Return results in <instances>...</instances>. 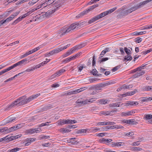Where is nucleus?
Listing matches in <instances>:
<instances>
[{"label":"nucleus","instance_id":"nucleus-20","mask_svg":"<svg viewBox=\"0 0 152 152\" xmlns=\"http://www.w3.org/2000/svg\"><path fill=\"white\" fill-rule=\"evenodd\" d=\"M132 59V58L131 55H127L125 56L123 60V61H130Z\"/></svg>","mask_w":152,"mask_h":152},{"label":"nucleus","instance_id":"nucleus-62","mask_svg":"<svg viewBox=\"0 0 152 152\" xmlns=\"http://www.w3.org/2000/svg\"><path fill=\"white\" fill-rule=\"evenodd\" d=\"M34 70V69L33 67H31V68H29V69H27L26 70L24 71V72H31V71H33Z\"/></svg>","mask_w":152,"mask_h":152},{"label":"nucleus","instance_id":"nucleus-61","mask_svg":"<svg viewBox=\"0 0 152 152\" xmlns=\"http://www.w3.org/2000/svg\"><path fill=\"white\" fill-rule=\"evenodd\" d=\"M136 42H137V43H140L141 42L142 40V39L141 38H140L139 37H138L136 39Z\"/></svg>","mask_w":152,"mask_h":152},{"label":"nucleus","instance_id":"nucleus-23","mask_svg":"<svg viewBox=\"0 0 152 152\" xmlns=\"http://www.w3.org/2000/svg\"><path fill=\"white\" fill-rule=\"evenodd\" d=\"M20 65L19 62H19H17V63L9 67L8 68L9 69V70H10L11 69L15 67H16L18 66H20Z\"/></svg>","mask_w":152,"mask_h":152},{"label":"nucleus","instance_id":"nucleus-44","mask_svg":"<svg viewBox=\"0 0 152 152\" xmlns=\"http://www.w3.org/2000/svg\"><path fill=\"white\" fill-rule=\"evenodd\" d=\"M9 135L5 137H4V140H6L7 141L9 142L12 140V139L11 138V137H8Z\"/></svg>","mask_w":152,"mask_h":152},{"label":"nucleus","instance_id":"nucleus-21","mask_svg":"<svg viewBox=\"0 0 152 152\" xmlns=\"http://www.w3.org/2000/svg\"><path fill=\"white\" fill-rule=\"evenodd\" d=\"M138 104V103L137 102L129 101L126 104V105H136Z\"/></svg>","mask_w":152,"mask_h":152},{"label":"nucleus","instance_id":"nucleus-51","mask_svg":"<svg viewBox=\"0 0 152 152\" xmlns=\"http://www.w3.org/2000/svg\"><path fill=\"white\" fill-rule=\"evenodd\" d=\"M16 127V129H20L23 126V124H19L17 125L16 126H15Z\"/></svg>","mask_w":152,"mask_h":152},{"label":"nucleus","instance_id":"nucleus-56","mask_svg":"<svg viewBox=\"0 0 152 152\" xmlns=\"http://www.w3.org/2000/svg\"><path fill=\"white\" fill-rule=\"evenodd\" d=\"M20 137V136L19 135H18L14 136H11V138L12 139V140H13L14 139H18Z\"/></svg>","mask_w":152,"mask_h":152},{"label":"nucleus","instance_id":"nucleus-59","mask_svg":"<svg viewBox=\"0 0 152 152\" xmlns=\"http://www.w3.org/2000/svg\"><path fill=\"white\" fill-rule=\"evenodd\" d=\"M141 32H138L137 31L134 32L132 33L133 35H141Z\"/></svg>","mask_w":152,"mask_h":152},{"label":"nucleus","instance_id":"nucleus-16","mask_svg":"<svg viewBox=\"0 0 152 152\" xmlns=\"http://www.w3.org/2000/svg\"><path fill=\"white\" fill-rule=\"evenodd\" d=\"M133 86L132 85H126L125 84L123 85L120 88L121 89H129L132 88L133 87Z\"/></svg>","mask_w":152,"mask_h":152},{"label":"nucleus","instance_id":"nucleus-19","mask_svg":"<svg viewBox=\"0 0 152 152\" xmlns=\"http://www.w3.org/2000/svg\"><path fill=\"white\" fill-rule=\"evenodd\" d=\"M109 129H122L124 128V127L120 125L118 126H109Z\"/></svg>","mask_w":152,"mask_h":152},{"label":"nucleus","instance_id":"nucleus-27","mask_svg":"<svg viewBox=\"0 0 152 152\" xmlns=\"http://www.w3.org/2000/svg\"><path fill=\"white\" fill-rule=\"evenodd\" d=\"M143 89L144 91H152V86H146L143 87Z\"/></svg>","mask_w":152,"mask_h":152},{"label":"nucleus","instance_id":"nucleus-10","mask_svg":"<svg viewBox=\"0 0 152 152\" xmlns=\"http://www.w3.org/2000/svg\"><path fill=\"white\" fill-rule=\"evenodd\" d=\"M152 0H146L143 1H142L139 4L137 5V6L138 9L141 8L145 4H146L147 3L152 1Z\"/></svg>","mask_w":152,"mask_h":152},{"label":"nucleus","instance_id":"nucleus-41","mask_svg":"<svg viewBox=\"0 0 152 152\" xmlns=\"http://www.w3.org/2000/svg\"><path fill=\"white\" fill-rule=\"evenodd\" d=\"M52 108V107L50 106H44L42 108V110H43V111H46L47 110L50 109Z\"/></svg>","mask_w":152,"mask_h":152},{"label":"nucleus","instance_id":"nucleus-45","mask_svg":"<svg viewBox=\"0 0 152 152\" xmlns=\"http://www.w3.org/2000/svg\"><path fill=\"white\" fill-rule=\"evenodd\" d=\"M116 146H121L124 145V143L123 142H116Z\"/></svg>","mask_w":152,"mask_h":152},{"label":"nucleus","instance_id":"nucleus-40","mask_svg":"<svg viewBox=\"0 0 152 152\" xmlns=\"http://www.w3.org/2000/svg\"><path fill=\"white\" fill-rule=\"evenodd\" d=\"M40 48L39 46L37 48H36L34 49H32L30 51V52L31 53H32L34 52H35L37 51L38 50H39Z\"/></svg>","mask_w":152,"mask_h":152},{"label":"nucleus","instance_id":"nucleus-15","mask_svg":"<svg viewBox=\"0 0 152 152\" xmlns=\"http://www.w3.org/2000/svg\"><path fill=\"white\" fill-rule=\"evenodd\" d=\"M61 50L60 48L55 49L53 50L50 52V55H53L55 54L58 53L59 52L61 51Z\"/></svg>","mask_w":152,"mask_h":152},{"label":"nucleus","instance_id":"nucleus-6","mask_svg":"<svg viewBox=\"0 0 152 152\" xmlns=\"http://www.w3.org/2000/svg\"><path fill=\"white\" fill-rule=\"evenodd\" d=\"M55 0H48V1L42 4L41 5V7H43L42 9L45 8H48L49 7L48 6L53 3Z\"/></svg>","mask_w":152,"mask_h":152},{"label":"nucleus","instance_id":"nucleus-46","mask_svg":"<svg viewBox=\"0 0 152 152\" xmlns=\"http://www.w3.org/2000/svg\"><path fill=\"white\" fill-rule=\"evenodd\" d=\"M135 123H137V122L134 121L133 119H129L128 120V124H135Z\"/></svg>","mask_w":152,"mask_h":152},{"label":"nucleus","instance_id":"nucleus-26","mask_svg":"<svg viewBox=\"0 0 152 152\" xmlns=\"http://www.w3.org/2000/svg\"><path fill=\"white\" fill-rule=\"evenodd\" d=\"M28 59L27 58H26L19 61L20 65H25L27 63Z\"/></svg>","mask_w":152,"mask_h":152},{"label":"nucleus","instance_id":"nucleus-9","mask_svg":"<svg viewBox=\"0 0 152 152\" xmlns=\"http://www.w3.org/2000/svg\"><path fill=\"white\" fill-rule=\"evenodd\" d=\"M15 119L12 118L10 116L8 117L7 118L5 119L3 121H2V125H6L7 124L12 122Z\"/></svg>","mask_w":152,"mask_h":152},{"label":"nucleus","instance_id":"nucleus-42","mask_svg":"<svg viewBox=\"0 0 152 152\" xmlns=\"http://www.w3.org/2000/svg\"><path fill=\"white\" fill-rule=\"evenodd\" d=\"M38 1V0H32L29 1L28 3L29 5H32Z\"/></svg>","mask_w":152,"mask_h":152},{"label":"nucleus","instance_id":"nucleus-33","mask_svg":"<svg viewBox=\"0 0 152 152\" xmlns=\"http://www.w3.org/2000/svg\"><path fill=\"white\" fill-rule=\"evenodd\" d=\"M72 53H71V51L69 50H68L67 52L66 53L63 54L62 56L63 57V58H64L70 55Z\"/></svg>","mask_w":152,"mask_h":152},{"label":"nucleus","instance_id":"nucleus-2","mask_svg":"<svg viewBox=\"0 0 152 152\" xmlns=\"http://www.w3.org/2000/svg\"><path fill=\"white\" fill-rule=\"evenodd\" d=\"M86 22L84 21L82 22H76L71 24L69 26H64L57 31V34L60 37H62L65 34L76 30L84 25Z\"/></svg>","mask_w":152,"mask_h":152},{"label":"nucleus","instance_id":"nucleus-3","mask_svg":"<svg viewBox=\"0 0 152 152\" xmlns=\"http://www.w3.org/2000/svg\"><path fill=\"white\" fill-rule=\"evenodd\" d=\"M117 9L116 7L113 8V9L107 11L103 12L99 15L95 16L94 17L92 18L91 20H90L88 22V24H91L96 21L104 17L106 15L110 14L112 12H113Z\"/></svg>","mask_w":152,"mask_h":152},{"label":"nucleus","instance_id":"nucleus-60","mask_svg":"<svg viewBox=\"0 0 152 152\" xmlns=\"http://www.w3.org/2000/svg\"><path fill=\"white\" fill-rule=\"evenodd\" d=\"M120 67V66H115V67H114V68H113L112 69V71L113 72H115V71H117L118 69V68Z\"/></svg>","mask_w":152,"mask_h":152},{"label":"nucleus","instance_id":"nucleus-13","mask_svg":"<svg viewBox=\"0 0 152 152\" xmlns=\"http://www.w3.org/2000/svg\"><path fill=\"white\" fill-rule=\"evenodd\" d=\"M135 113L133 110H132L128 112H122L121 114V115L122 116H129L132 115Z\"/></svg>","mask_w":152,"mask_h":152},{"label":"nucleus","instance_id":"nucleus-63","mask_svg":"<svg viewBox=\"0 0 152 152\" xmlns=\"http://www.w3.org/2000/svg\"><path fill=\"white\" fill-rule=\"evenodd\" d=\"M29 15V13H28V12L27 13L24 14L22 16H21V18L23 19V18H25L26 16H27Z\"/></svg>","mask_w":152,"mask_h":152},{"label":"nucleus","instance_id":"nucleus-17","mask_svg":"<svg viewBox=\"0 0 152 152\" xmlns=\"http://www.w3.org/2000/svg\"><path fill=\"white\" fill-rule=\"evenodd\" d=\"M152 100V96L151 97H143L141 99V101L143 102H147Z\"/></svg>","mask_w":152,"mask_h":152},{"label":"nucleus","instance_id":"nucleus-37","mask_svg":"<svg viewBox=\"0 0 152 152\" xmlns=\"http://www.w3.org/2000/svg\"><path fill=\"white\" fill-rule=\"evenodd\" d=\"M76 138H72L70 139V142L73 144H75L78 143V142L75 140Z\"/></svg>","mask_w":152,"mask_h":152},{"label":"nucleus","instance_id":"nucleus-49","mask_svg":"<svg viewBox=\"0 0 152 152\" xmlns=\"http://www.w3.org/2000/svg\"><path fill=\"white\" fill-rule=\"evenodd\" d=\"M10 71L8 68L6 69H4L2 70L0 72V76L2 75V74L4 73H5Z\"/></svg>","mask_w":152,"mask_h":152},{"label":"nucleus","instance_id":"nucleus-36","mask_svg":"<svg viewBox=\"0 0 152 152\" xmlns=\"http://www.w3.org/2000/svg\"><path fill=\"white\" fill-rule=\"evenodd\" d=\"M23 19L21 18V16H20L16 20H15L13 23L12 24V25L16 24L19 21Z\"/></svg>","mask_w":152,"mask_h":152},{"label":"nucleus","instance_id":"nucleus-8","mask_svg":"<svg viewBox=\"0 0 152 152\" xmlns=\"http://www.w3.org/2000/svg\"><path fill=\"white\" fill-rule=\"evenodd\" d=\"M41 129L39 128L31 129L26 131V133L30 134H34L39 132Z\"/></svg>","mask_w":152,"mask_h":152},{"label":"nucleus","instance_id":"nucleus-24","mask_svg":"<svg viewBox=\"0 0 152 152\" xmlns=\"http://www.w3.org/2000/svg\"><path fill=\"white\" fill-rule=\"evenodd\" d=\"M144 118L146 120H148V121L150 120H152V115L150 114H148L145 115L144 116Z\"/></svg>","mask_w":152,"mask_h":152},{"label":"nucleus","instance_id":"nucleus-4","mask_svg":"<svg viewBox=\"0 0 152 152\" xmlns=\"http://www.w3.org/2000/svg\"><path fill=\"white\" fill-rule=\"evenodd\" d=\"M97 99L96 98H92L89 99H78L76 102V103L78 104L79 106H82L88 103V102L92 103L96 101Z\"/></svg>","mask_w":152,"mask_h":152},{"label":"nucleus","instance_id":"nucleus-25","mask_svg":"<svg viewBox=\"0 0 152 152\" xmlns=\"http://www.w3.org/2000/svg\"><path fill=\"white\" fill-rule=\"evenodd\" d=\"M16 127L15 126L10 128L9 129H8V128L7 129V133H8L17 130V129H16Z\"/></svg>","mask_w":152,"mask_h":152},{"label":"nucleus","instance_id":"nucleus-18","mask_svg":"<svg viewBox=\"0 0 152 152\" xmlns=\"http://www.w3.org/2000/svg\"><path fill=\"white\" fill-rule=\"evenodd\" d=\"M99 102L101 104H105L108 103L109 101L108 99H101L98 100Z\"/></svg>","mask_w":152,"mask_h":152},{"label":"nucleus","instance_id":"nucleus-34","mask_svg":"<svg viewBox=\"0 0 152 152\" xmlns=\"http://www.w3.org/2000/svg\"><path fill=\"white\" fill-rule=\"evenodd\" d=\"M7 129H8L7 127H5L3 128H0V132L3 133L4 132V133L7 134Z\"/></svg>","mask_w":152,"mask_h":152},{"label":"nucleus","instance_id":"nucleus-47","mask_svg":"<svg viewBox=\"0 0 152 152\" xmlns=\"http://www.w3.org/2000/svg\"><path fill=\"white\" fill-rule=\"evenodd\" d=\"M132 148L133 150L134 151H140L142 150V148L138 147H132Z\"/></svg>","mask_w":152,"mask_h":152},{"label":"nucleus","instance_id":"nucleus-12","mask_svg":"<svg viewBox=\"0 0 152 152\" xmlns=\"http://www.w3.org/2000/svg\"><path fill=\"white\" fill-rule=\"evenodd\" d=\"M128 11L129 10L128 9L124 11L121 12L120 14L118 15V17L120 18L121 17H122L123 16H125L126 15H127L128 14L130 13Z\"/></svg>","mask_w":152,"mask_h":152},{"label":"nucleus","instance_id":"nucleus-14","mask_svg":"<svg viewBox=\"0 0 152 152\" xmlns=\"http://www.w3.org/2000/svg\"><path fill=\"white\" fill-rule=\"evenodd\" d=\"M71 123L70 119H64L60 121L59 124L60 125H62L65 124H70Z\"/></svg>","mask_w":152,"mask_h":152},{"label":"nucleus","instance_id":"nucleus-64","mask_svg":"<svg viewBox=\"0 0 152 152\" xmlns=\"http://www.w3.org/2000/svg\"><path fill=\"white\" fill-rule=\"evenodd\" d=\"M92 59V66H94L96 63V61H95V56H93Z\"/></svg>","mask_w":152,"mask_h":152},{"label":"nucleus","instance_id":"nucleus-32","mask_svg":"<svg viewBox=\"0 0 152 152\" xmlns=\"http://www.w3.org/2000/svg\"><path fill=\"white\" fill-rule=\"evenodd\" d=\"M60 131L61 132H62L63 133H68L70 132L71 130H69L66 129L65 128H61L60 129Z\"/></svg>","mask_w":152,"mask_h":152},{"label":"nucleus","instance_id":"nucleus-30","mask_svg":"<svg viewBox=\"0 0 152 152\" xmlns=\"http://www.w3.org/2000/svg\"><path fill=\"white\" fill-rule=\"evenodd\" d=\"M138 8L136 5L135 7H133L131 8H130L128 9V11L130 13L138 9Z\"/></svg>","mask_w":152,"mask_h":152},{"label":"nucleus","instance_id":"nucleus-52","mask_svg":"<svg viewBox=\"0 0 152 152\" xmlns=\"http://www.w3.org/2000/svg\"><path fill=\"white\" fill-rule=\"evenodd\" d=\"M109 59V58H108L107 57L102 58L101 59L99 60V61L100 63L104 62V61H105L108 60Z\"/></svg>","mask_w":152,"mask_h":152},{"label":"nucleus","instance_id":"nucleus-29","mask_svg":"<svg viewBox=\"0 0 152 152\" xmlns=\"http://www.w3.org/2000/svg\"><path fill=\"white\" fill-rule=\"evenodd\" d=\"M90 132H96L100 130V128H98L96 127H91L90 128Z\"/></svg>","mask_w":152,"mask_h":152},{"label":"nucleus","instance_id":"nucleus-43","mask_svg":"<svg viewBox=\"0 0 152 152\" xmlns=\"http://www.w3.org/2000/svg\"><path fill=\"white\" fill-rule=\"evenodd\" d=\"M71 60V59L70 57H69L64 60L63 61V62L64 63H66L69 62Z\"/></svg>","mask_w":152,"mask_h":152},{"label":"nucleus","instance_id":"nucleus-1","mask_svg":"<svg viewBox=\"0 0 152 152\" xmlns=\"http://www.w3.org/2000/svg\"><path fill=\"white\" fill-rule=\"evenodd\" d=\"M40 95V94L39 93L37 94L33 95L28 98H27L25 95L22 96L14 102L12 103L8 107V109H11L15 107H18L25 105Z\"/></svg>","mask_w":152,"mask_h":152},{"label":"nucleus","instance_id":"nucleus-28","mask_svg":"<svg viewBox=\"0 0 152 152\" xmlns=\"http://www.w3.org/2000/svg\"><path fill=\"white\" fill-rule=\"evenodd\" d=\"M120 102L119 103H112L111 104H109V106L110 107H119L120 105Z\"/></svg>","mask_w":152,"mask_h":152},{"label":"nucleus","instance_id":"nucleus-57","mask_svg":"<svg viewBox=\"0 0 152 152\" xmlns=\"http://www.w3.org/2000/svg\"><path fill=\"white\" fill-rule=\"evenodd\" d=\"M77 50V48L76 47V46H75V47L72 48L70 50L72 53L75 51Z\"/></svg>","mask_w":152,"mask_h":152},{"label":"nucleus","instance_id":"nucleus-58","mask_svg":"<svg viewBox=\"0 0 152 152\" xmlns=\"http://www.w3.org/2000/svg\"><path fill=\"white\" fill-rule=\"evenodd\" d=\"M137 90H134V91H132L131 92H128L129 94V96H131L132 95H133L134 94H135L137 92Z\"/></svg>","mask_w":152,"mask_h":152},{"label":"nucleus","instance_id":"nucleus-50","mask_svg":"<svg viewBox=\"0 0 152 152\" xmlns=\"http://www.w3.org/2000/svg\"><path fill=\"white\" fill-rule=\"evenodd\" d=\"M85 45L84 44H82L80 45H78L75 46L77 48V49H79L82 48L84 47Z\"/></svg>","mask_w":152,"mask_h":152},{"label":"nucleus","instance_id":"nucleus-55","mask_svg":"<svg viewBox=\"0 0 152 152\" xmlns=\"http://www.w3.org/2000/svg\"><path fill=\"white\" fill-rule=\"evenodd\" d=\"M106 53L105 51L103 50L100 55V56L99 58H101L103 57V56Z\"/></svg>","mask_w":152,"mask_h":152},{"label":"nucleus","instance_id":"nucleus-22","mask_svg":"<svg viewBox=\"0 0 152 152\" xmlns=\"http://www.w3.org/2000/svg\"><path fill=\"white\" fill-rule=\"evenodd\" d=\"M14 18V15H11L6 20H3L4 23L9 22Z\"/></svg>","mask_w":152,"mask_h":152},{"label":"nucleus","instance_id":"nucleus-48","mask_svg":"<svg viewBox=\"0 0 152 152\" xmlns=\"http://www.w3.org/2000/svg\"><path fill=\"white\" fill-rule=\"evenodd\" d=\"M152 51V49H150L149 50H148L146 51H143L142 52L143 54L146 55L148 53H150V52Z\"/></svg>","mask_w":152,"mask_h":152},{"label":"nucleus","instance_id":"nucleus-38","mask_svg":"<svg viewBox=\"0 0 152 152\" xmlns=\"http://www.w3.org/2000/svg\"><path fill=\"white\" fill-rule=\"evenodd\" d=\"M98 4H94V5L91 6L89 9H88V11H89V12L91 10L94 9L96 7H98Z\"/></svg>","mask_w":152,"mask_h":152},{"label":"nucleus","instance_id":"nucleus-7","mask_svg":"<svg viewBox=\"0 0 152 152\" xmlns=\"http://www.w3.org/2000/svg\"><path fill=\"white\" fill-rule=\"evenodd\" d=\"M145 73L144 70H142L141 69H139L137 70V72L133 75L134 78H136L143 75Z\"/></svg>","mask_w":152,"mask_h":152},{"label":"nucleus","instance_id":"nucleus-11","mask_svg":"<svg viewBox=\"0 0 152 152\" xmlns=\"http://www.w3.org/2000/svg\"><path fill=\"white\" fill-rule=\"evenodd\" d=\"M35 140L33 139V138H27L23 142V143L25 144V145L28 146L29 145L31 142Z\"/></svg>","mask_w":152,"mask_h":152},{"label":"nucleus","instance_id":"nucleus-53","mask_svg":"<svg viewBox=\"0 0 152 152\" xmlns=\"http://www.w3.org/2000/svg\"><path fill=\"white\" fill-rule=\"evenodd\" d=\"M105 122H97L96 123V126H99V125L101 126H104L105 125Z\"/></svg>","mask_w":152,"mask_h":152},{"label":"nucleus","instance_id":"nucleus-5","mask_svg":"<svg viewBox=\"0 0 152 152\" xmlns=\"http://www.w3.org/2000/svg\"><path fill=\"white\" fill-rule=\"evenodd\" d=\"M58 9V7L56 8H52L48 10L46 12L42 13V15L44 17H49L55 11Z\"/></svg>","mask_w":152,"mask_h":152},{"label":"nucleus","instance_id":"nucleus-54","mask_svg":"<svg viewBox=\"0 0 152 152\" xmlns=\"http://www.w3.org/2000/svg\"><path fill=\"white\" fill-rule=\"evenodd\" d=\"M115 124V123L114 122H112L110 121H108L107 122H105V125H113Z\"/></svg>","mask_w":152,"mask_h":152},{"label":"nucleus","instance_id":"nucleus-31","mask_svg":"<svg viewBox=\"0 0 152 152\" xmlns=\"http://www.w3.org/2000/svg\"><path fill=\"white\" fill-rule=\"evenodd\" d=\"M124 49L125 52L126 53L127 55L129 56V55H131L132 52L131 50L126 47H125Z\"/></svg>","mask_w":152,"mask_h":152},{"label":"nucleus","instance_id":"nucleus-39","mask_svg":"<svg viewBox=\"0 0 152 152\" xmlns=\"http://www.w3.org/2000/svg\"><path fill=\"white\" fill-rule=\"evenodd\" d=\"M21 148H15L11 150L10 151V152H15L19 151L21 149Z\"/></svg>","mask_w":152,"mask_h":152},{"label":"nucleus","instance_id":"nucleus-35","mask_svg":"<svg viewBox=\"0 0 152 152\" xmlns=\"http://www.w3.org/2000/svg\"><path fill=\"white\" fill-rule=\"evenodd\" d=\"M23 19L21 18V16H20L16 20H15L13 23L12 24V25L16 24L19 21Z\"/></svg>","mask_w":152,"mask_h":152}]
</instances>
